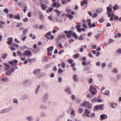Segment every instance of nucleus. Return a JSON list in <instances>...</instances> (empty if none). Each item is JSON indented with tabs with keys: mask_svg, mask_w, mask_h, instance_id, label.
Returning <instances> with one entry per match:
<instances>
[{
	"mask_svg": "<svg viewBox=\"0 0 121 121\" xmlns=\"http://www.w3.org/2000/svg\"><path fill=\"white\" fill-rule=\"evenodd\" d=\"M65 91L66 92L68 93L69 95H71L72 93L71 90L69 87L65 88Z\"/></svg>",
	"mask_w": 121,
	"mask_h": 121,
	"instance_id": "obj_13",
	"label": "nucleus"
},
{
	"mask_svg": "<svg viewBox=\"0 0 121 121\" xmlns=\"http://www.w3.org/2000/svg\"><path fill=\"white\" fill-rule=\"evenodd\" d=\"M53 9V8L50 7L48 9H47L46 11L47 13H49L50 12H52Z\"/></svg>",
	"mask_w": 121,
	"mask_h": 121,
	"instance_id": "obj_19",
	"label": "nucleus"
},
{
	"mask_svg": "<svg viewBox=\"0 0 121 121\" xmlns=\"http://www.w3.org/2000/svg\"><path fill=\"white\" fill-rule=\"evenodd\" d=\"M83 111V109L82 108H79L78 110L79 112L80 113H82Z\"/></svg>",
	"mask_w": 121,
	"mask_h": 121,
	"instance_id": "obj_53",
	"label": "nucleus"
},
{
	"mask_svg": "<svg viewBox=\"0 0 121 121\" xmlns=\"http://www.w3.org/2000/svg\"><path fill=\"white\" fill-rule=\"evenodd\" d=\"M48 98V94L47 93H45L42 98V101L43 103L46 102Z\"/></svg>",
	"mask_w": 121,
	"mask_h": 121,
	"instance_id": "obj_3",
	"label": "nucleus"
},
{
	"mask_svg": "<svg viewBox=\"0 0 121 121\" xmlns=\"http://www.w3.org/2000/svg\"><path fill=\"white\" fill-rule=\"evenodd\" d=\"M40 6L42 9L44 10L46 9L47 6L45 4L43 3H42L40 5Z\"/></svg>",
	"mask_w": 121,
	"mask_h": 121,
	"instance_id": "obj_17",
	"label": "nucleus"
},
{
	"mask_svg": "<svg viewBox=\"0 0 121 121\" xmlns=\"http://www.w3.org/2000/svg\"><path fill=\"white\" fill-rule=\"evenodd\" d=\"M117 105V104L115 103H112L110 104V106L113 109L115 108Z\"/></svg>",
	"mask_w": 121,
	"mask_h": 121,
	"instance_id": "obj_11",
	"label": "nucleus"
},
{
	"mask_svg": "<svg viewBox=\"0 0 121 121\" xmlns=\"http://www.w3.org/2000/svg\"><path fill=\"white\" fill-rule=\"evenodd\" d=\"M66 16L70 20L72 19L73 18V16L71 15L70 14L68 13L66 15Z\"/></svg>",
	"mask_w": 121,
	"mask_h": 121,
	"instance_id": "obj_24",
	"label": "nucleus"
},
{
	"mask_svg": "<svg viewBox=\"0 0 121 121\" xmlns=\"http://www.w3.org/2000/svg\"><path fill=\"white\" fill-rule=\"evenodd\" d=\"M12 109V108L11 107H10L1 110H0V114L7 113L11 110Z\"/></svg>",
	"mask_w": 121,
	"mask_h": 121,
	"instance_id": "obj_2",
	"label": "nucleus"
},
{
	"mask_svg": "<svg viewBox=\"0 0 121 121\" xmlns=\"http://www.w3.org/2000/svg\"><path fill=\"white\" fill-rule=\"evenodd\" d=\"M40 20L42 21H43L44 20V17L43 16L42 14L40 15Z\"/></svg>",
	"mask_w": 121,
	"mask_h": 121,
	"instance_id": "obj_49",
	"label": "nucleus"
},
{
	"mask_svg": "<svg viewBox=\"0 0 121 121\" xmlns=\"http://www.w3.org/2000/svg\"><path fill=\"white\" fill-rule=\"evenodd\" d=\"M17 56H22V53L19 50H18L17 51Z\"/></svg>",
	"mask_w": 121,
	"mask_h": 121,
	"instance_id": "obj_30",
	"label": "nucleus"
},
{
	"mask_svg": "<svg viewBox=\"0 0 121 121\" xmlns=\"http://www.w3.org/2000/svg\"><path fill=\"white\" fill-rule=\"evenodd\" d=\"M8 78L6 77H4L2 78L1 79V80L2 81L7 82L8 81Z\"/></svg>",
	"mask_w": 121,
	"mask_h": 121,
	"instance_id": "obj_26",
	"label": "nucleus"
},
{
	"mask_svg": "<svg viewBox=\"0 0 121 121\" xmlns=\"http://www.w3.org/2000/svg\"><path fill=\"white\" fill-rule=\"evenodd\" d=\"M60 37L64 39H66L65 36L64 34H62L61 35H59V38H60V39H61L60 38Z\"/></svg>",
	"mask_w": 121,
	"mask_h": 121,
	"instance_id": "obj_40",
	"label": "nucleus"
},
{
	"mask_svg": "<svg viewBox=\"0 0 121 121\" xmlns=\"http://www.w3.org/2000/svg\"><path fill=\"white\" fill-rule=\"evenodd\" d=\"M91 94L93 95H95L96 94V93L97 92V91L96 90V91H93L91 92Z\"/></svg>",
	"mask_w": 121,
	"mask_h": 121,
	"instance_id": "obj_51",
	"label": "nucleus"
},
{
	"mask_svg": "<svg viewBox=\"0 0 121 121\" xmlns=\"http://www.w3.org/2000/svg\"><path fill=\"white\" fill-rule=\"evenodd\" d=\"M5 23L2 21H0V28H3V25Z\"/></svg>",
	"mask_w": 121,
	"mask_h": 121,
	"instance_id": "obj_28",
	"label": "nucleus"
},
{
	"mask_svg": "<svg viewBox=\"0 0 121 121\" xmlns=\"http://www.w3.org/2000/svg\"><path fill=\"white\" fill-rule=\"evenodd\" d=\"M96 65L97 66H99L100 65V62H97L96 63Z\"/></svg>",
	"mask_w": 121,
	"mask_h": 121,
	"instance_id": "obj_64",
	"label": "nucleus"
},
{
	"mask_svg": "<svg viewBox=\"0 0 121 121\" xmlns=\"http://www.w3.org/2000/svg\"><path fill=\"white\" fill-rule=\"evenodd\" d=\"M4 11L5 13H7L8 12V9H6L4 10Z\"/></svg>",
	"mask_w": 121,
	"mask_h": 121,
	"instance_id": "obj_61",
	"label": "nucleus"
},
{
	"mask_svg": "<svg viewBox=\"0 0 121 121\" xmlns=\"http://www.w3.org/2000/svg\"><path fill=\"white\" fill-rule=\"evenodd\" d=\"M67 60L69 64L73 62V60L72 59H68Z\"/></svg>",
	"mask_w": 121,
	"mask_h": 121,
	"instance_id": "obj_54",
	"label": "nucleus"
},
{
	"mask_svg": "<svg viewBox=\"0 0 121 121\" xmlns=\"http://www.w3.org/2000/svg\"><path fill=\"white\" fill-rule=\"evenodd\" d=\"M40 108L43 110L46 109H47V107L45 105H42L40 106Z\"/></svg>",
	"mask_w": 121,
	"mask_h": 121,
	"instance_id": "obj_32",
	"label": "nucleus"
},
{
	"mask_svg": "<svg viewBox=\"0 0 121 121\" xmlns=\"http://www.w3.org/2000/svg\"><path fill=\"white\" fill-rule=\"evenodd\" d=\"M28 30L26 29L24 30L23 31V35H25L26 34V33L27 31H28Z\"/></svg>",
	"mask_w": 121,
	"mask_h": 121,
	"instance_id": "obj_36",
	"label": "nucleus"
},
{
	"mask_svg": "<svg viewBox=\"0 0 121 121\" xmlns=\"http://www.w3.org/2000/svg\"><path fill=\"white\" fill-rule=\"evenodd\" d=\"M13 18L14 19H20V15L19 14H17V15H14L13 16Z\"/></svg>",
	"mask_w": 121,
	"mask_h": 121,
	"instance_id": "obj_31",
	"label": "nucleus"
},
{
	"mask_svg": "<svg viewBox=\"0 0 121 121\" xmlns=\"http://www.w3.org/2000/svg\"><path fill=\"white\" fill-rule=\"evenodd\" d=\"M112 5L111 4H110L109 6L107 8V9L108 12H107L109 13H110L112 11Z\"/></svg>",
	"mask_w": 121,
	"mask_h": 121,
	"instance_id": "obj_15",
	"label": "nucleus"
},
{
	"mask_svg": "<svg viewBox=\"0 0 121 121\" xmlns=\"http://www.w3.org/2000/svg\"><path fill=\"white\" fill-rule=\"evenodd\" d=\"M105 89V88L104 87H103L101 88L100 91L102 93H103V91Z\"/></svg>",
	"mask_w": 121,
	"mask_h": 121,
	"instance_id": "obj_59",
	"label": "nucleus"
},
{
	"mask_svg": "<svg viewBox=\"0 0 121 121\" xmlns=\"http://www.w3.org/2000/svg\"><path fill=\"white\" fill-rule=\"evenodd\" d=\"M54 48V47L53 46L49 47L48 49V51L52 52Z\"/></svg>",
	"mask_w": 121,
	"mask_h": 121,
	"instance_id": "obj_27",
	"label": "nucleus"
},
{
	"mask_svg": "<svg viewBox=\"0 0 121 121\" xmlns=\"http://www.w3.org/2000/svg\"><path fill=\"white\" fill-rule=\"evenodd\" d=\"M120 7L117 4H116L113 6V9L115 10H116L117 9H119Z\"/></svg>",
	"mask_w": 121,
	"mask_h": 121,
	"instance_id": "obj_23",
	"label": "nucleus"
},
{
	"mask_svg": "<svg viewBox=\"0 0 121 121\" xmlns=\"http://www.w3.org/2000/svg\"><path fill=\"white\" fill-rule=\"evenodd\" d=\"M73 57L75 58H78L79 56V55L78 54H76L74 55L73 56Z\"/></svg>",
	"mask_w": 121,
	"mask_h": 121,
	"instance_id": "obj_46",
	"label": "nucleus"
},
{
	"mask_svg": "<svg viewBox=\"0 0 121 121\" xmlns=\"http://www.w3.org/2000/svg\"><path fill=\"white\" fill-rule=\"evenodd\" d=\"M113 40L111 39H110L109 40V42H108V43L109 44L110 43L112 42H113Z\"/></svg>",
	"mask_w": 121,
	"mask_h": 121,
	"instance_id": "obj_57",
	"label": "nucleus"
},
{
	"mask_svg": "<svg viewBox=\"0 0 121 121\" xmlns=\"http://www.w3.org/2000/svg\"><path fill=\"white\" fill-rule=\"evenodd\" d=\"M89 91L90 92L93 91H96V89L94 87L93 85H91L90 86Z\"/></svg>",
	"mask_w": 121,
	"mask_h": 121,
	"instance_id": "obj_14",
	"label": "nucleus"
},
{
	"mask_svg": "<svg viewBox=\"0 0 121 121\" xmlns=\"http://www.w3.org/2000/svg\"><path fill=\"white\" fill-rule=\"evenodd\" d=\"M97 98H94L91 99V101L92 103L96 102Z\"/></svg>",
	"mask_w": 121,
	"mask_h": 121,
	"instance_id": "obj_42",
	"label": "nucleus"
},
{
	"mask_svg": "<svg viewBox=\"0 0 121 121\" xmlns=\"http://www.w3.org/2000/svg\"><path fill=\"white\" fill-rule=\"evenodd\" d=\"M92 81H93L92 78H90L89 79V81L88 82H89L90 83H91L92 82Z\"/></svg>",
	"mask_w": 121,
	"mask_h": 121,
	"instance_id": "obj_63",
	"label": "nucleus"
},
{
	"mask_svg": "<svg viewBox=\"0 0 121 121\" xmlns=\"http://www.w3.org/2000/svg\"><path fill=\"white\" fill-rule=\"evenodd\" d=\"M26 120L28 121H33V118L32 116H28L26 117Z\"/></svg>",
	"mask_w": 121,
	"mask_h": 121,
	"instance_id": "obj_12",
	"label": "nucleus"
},
{
	"mask_svg": "<svg viewBox=\"0 0 121 121\" xmlns=\"http://www.w3.org/2000/svg\"><path fill=\"white\" fill-rule=\"evenodd\" d=\"M24 5V4L23 3H20L19 4V6L22 7H23Z\"/></svg>",
	"mask_w": 121,
	"mask_h": 121,
	"instance_id": "obj_41",
	"label": "nucleus"
},
{
	"mask_svg": "<svg viewBox=\"0 0 121 121\" xmlns=\"http://www.w3.org/2000/svg\"><path fill=\"white\" fill-rule=\"evenodd\" d=\"M85 112L86 116L88 117H90L89 114L91 113V110L88 109H86L85 110Z\"/></svg>",
	"mask_w": 121,
	"mask_h": 121,
	"instance_id": "obj_9",
	"label": "nucleus"
},
{
	"mask_svg": "<svg viewBox=\"0 0 121 121\" xmlns=\"http://www.w3.org/2000/svg\"><path fill=\"white\" fill-rule=\"evenodd\" d=\"M25 83L26 84H27V83H28V84H29V85L30 86L31 85V83L30 82H29L28 81H26L25 82Z\"/></svg>",
	"mask_w": 121,
	"mask_h": 121,
	"instance_id": "obj_58",
	"label": "nucleus"
},
{
	"mask_svg": "<svg viewBox=\"0 0 121 121\" xmlns=\"http://www.w3.org/2000/svg\"><path fill=\"white\" fill-rule=\"evenodd\" d=\"M15 71V69L14 68H13L11 69H10L7 71H6L5 73L6 75H9L11 74V73Z\"/></svg>",
	"mask_w": 121,
	"mask_h": 121,
	"instance_id": "obj_6",
	"label": "nucleus"
},
{
	"mask_svg": "<svg viewBox=\"0 0 121 121\" xmlns=\"http://www.w3.org/2000/svg\"><path fill=\"white\" fill-rule=\"evenodd\" d=\"M54 11L55 12H56L58 14V16H59L60 15L61 13V12L59 11L58 9H55L54 10Z\"/></svg>",
	"mask_w": 121,
	"mask_h": 121,
	"instance_id": "obj_25",
	"label": "nucleus"
},
{
	"mask_svg": "<svg viewBox=\"0 0 121 121\" xmlns=\"http://www.w3.org/2000/svg\"><path fill=\"white\" fill-rule=\"evenodd\" d=\"M61 66L64 69L65 68V62H63L61 64Z\"/></svg>",
	"mask_w": 121,
	"mask_h": 121,
	"instance_id": "obj_48",
	"label": "nucleus"
},
{
	"mask_svg": "<svg viewBox=\"0 0 121 121\" xmlns=\"http://www.w3.org/2000/svg\"><path fill=\"white\" fill-rule=\"evenodd\" d=\"M82 47L80 49V51L81 52H82L83 51V46L82 45L81 46Z\"/></svg>",
	"mask_w": 121,
	"mask_h": 121,
	"instance_id": "obj_55",
	"label": "nucleus"
},
{
	"mask_svg": "<svg viewBox=\"0 0 121 121\" xmlns=\"http://www.w3.org/2000/svg\"><path fill=\"white\" fill-rule=\"evenodd\" d=\"M4 65L5 66V70H7L9 69L11 66L8 64L6 63H4Z\"/></svg>",
	"mask_w": 121,
	"mask_h": 121,
	"instance_id": "obj_18",
	"label": "nucleus"
},
{
	"mask_svg": "<svg viewBox=\"0 0 121 121\" xmlns=\"http://www.w3.org/2000/svg\"><path fill=\"white\" fill-rule=\"evenodd\" d=\"M106 65L105 62H103L102 63L101 65V66L103 68H104L106 66Z\"/></svg>",
	"mask_w": 121,
	"mask_h": 121,
	"instance_id": "obj_50",
	"label": "nucleus"
},
{
	"mask_svg": "<svg viewBox=\"0 0 121 121\" xmlns=\"http://www.w3.org/2000/svg\"><path fill=\"white\" fill-rule=\"evenodd\" d=\"M117 52L118 53L121 54V48L118 49L117 50Z\"/></svg>",
	"mask_w": 121,
	"mask_h": 121,
	"instance_id": "obj_62",
	"label": "nucleus"
},
{
	"mask_svg": "<svg viewBox=\"0 0 121 121\" xmlns=\"http://www.w3.org/2000/svg\"><path fill=\"white\" fill-rule=\"evenodd\" d=\"M82 64L83 66H84L86 65H89L90 63H87L85 61H84L82 62Z\"/></svg>",
	"mask_w": 121,
	"mask_h": 121,
	"instance_id": "obj_47",
	"label": "nucleus"
},
{
	"mask_svg": "<svg viewBox=\"0 0 121 121\" xmlns=\"http://www.w3.org/2000/svg\"><path fill=\"white\" fill-rule=\"evenodd\" d=\"M32 53L31 51L29 50H27L25 51L23 53V56H32Z\"/></svg>",
	"mask_w": 121,
	"mask_h": 121,
	"instance_id": "obj_4",
	"label": "nucleus"
},
{
	"mask_svg": "<svg viewBox=\"0 0 121 121\" xmlns=\"http://www.w3.org/2000/svg\"><path fill=\"white\" fill-rule=\"evenodd\" d=\"M112 72L113 73H118V71L117 69V68H114L113 69Z\"/></svg>",
	"mask_w": 121,
	"mask_h": 121,
	"instance_id": "obj_38",
	"label": "nucleus"
},
{
	"mask_svg": "<svg viewBox=\"0 0 121 121\" xmlns=\"http://www.w3.org/2000/svg\"><path fill=\"white\" fill-rule=\"evenodd\" d=\"M12 46H13L15 47L16 48H17L19 47V45L18 44H17L15 43H13L12 44Z\"/></svg>",
	"mask_w": 121,
	"mask_h": 121,
	"instance_id": "obj_33",
	"label": "nucleus"
},
{
	"mask_svg": "<svg viewBox=\"0 0 121 121\" xmlns=\"http://www.w3.org/2000/svg\"><path fill=\"white\" fill-rule=\"evenodd\" d=\"M73 79L75 82H77L78 80V76L77 75L74 74L73 76Z\"/></svg>",
	"mask_w": 121,
	"mask_h": 121,
	"instance_id": "obj_16",
	"label": "nucleus"
},
{
	"mask_svg": "<svg viewBox=\"0 0 121 121\" xmlns=\"http://www.w3.org/2000/svg\"><path fill=\"white\" fill-rule=\"evenodd\" d=\"M46 113L44 111H42L41 112L40 115V116L41 117H43L46 116Z\"/></svg>",
	"mask_w": 121,
	"mask_h": 121,
	"instance_id": "obj_20",
	"label": "nucleus"
},
{
	"mask_svg": "<svg viewBox=\"0 0 121 121\" xmlns=\"http://www.w3.org/2000/svg\"><path fill=\"white\" fill-rule=\"evenodd\" d=\"M102 100L101 99H98L97 98L96 101L98 102H102Z\"/></svg>",
	"mask_w": 121,
	"mask_h": 121,
	"instance_id": "obj_56",
	"label": "nucleus"
},
{
	"mask_svg": "<svg viewBox=\"0 0 121 121\" xmlns=\"http://www.w3.org/2000/svg\"><path fill=\"white\" fill-rule=\"evenodd\" d=\"M58 73H60L63 72H64V71L61 68H59L58 70Z\"/></svg>",
	"mask_w": 121,
	"mask_h": 121,
	"instance_id": "obj_45",
	"label": "nucleus"
},
{
	"mask_svg": "<svg viewBox=\"0 0 121 121\" xmlns=\"http://www.w3.org/2000/svg\"><path fill=\"white\" fill-rule=\"evenodd\" d=\"M57 4L56 2H54L51 4V6L52 7H54L57 6Z\"/></svg>",
	"mask_w": 121,
	"mask_h": 121,
	"instance_id": "obj_39",
	"label": "nucleus"
},
{
	"mask_svg": "<svg viewBox=\"0 0 121 121\" xmlns=\"http://www.w3.org/2000/svg\"><path fill=\"white\" fill-rule=\"evenodd\" d=\"M66 12L68 13H69L71 11V9L67 8L66 9Z\"/></svg>",
	"mask_w": 121,
	"mask_h": 121,
	"instance_id": "obj_44",
	"label": "nucleus"
},
{
	"mask_svg": "<svg viewBox=\"0 0 121 121\" xmlns=\"http://www.w3.org/2000/svg\"><path fill=\"white\" fill-rule=\"evenodd\" d=\"M100 117L101 118L100 120L102 121L107 118H108V116L106 115L103 114L100 115Z\"/></svg>",
	"mask_w": 121,
	"mask_h": 121,
	"instance_id": "obj_10",
	"label": "nucleus"
},
{
	"mask_svg": "<svg viewBox=\"0 0 121 121\" xmlns=\"http://www.w3.org/2000/svg\"><path fill=\"white\" fill-rule=\"evenodd\" d=\"M71 115H75V111L73 110H72L71 113Z\"/></svg>",
	"mask_w": 121,
	"mask_h": 121,
	"instance_id": "obj_60",
	"label": "nucleus"
},
{
	"mask_svg": "<svg viewBox=\"0 0 121 121\" xmlns=\"http://www.w3.org/2000/svg\"><path fill=\"white\" fill-rule=\"evenodd\" d=\"M81 106L83 107L86 106V107H88L89 108L91 109L92 107V104H90L89 102L85 101L81 104Z\"/></svg>",
	"mask_w": 121,
	"mask_h": 121,
	"instance_id": "obj_1",
	"label": "nucleus"
},
{
	"mask_svg": "<svg viewBox=\"0 0 121 121\" xmlns=\"http://www.w3.org/2000/svg\"><path fill=\"white\" fill-rule=\"evenodd\" d=\"M13 103L17 104H18L17 99L16 98H14L13 99Z\"/></svg>",
	"mask_w": 121,
	"mask_h": 121,
	"instance_id": "obj_34",
	"label": "nucleus"
},
{
	"mask_svg": "<svg viewBox=\"0 0 121 121\" xmlns=\"http://www.w3.org/2000/svg\"><path fill=\"white\" fill-rule=\"evenodd\" d=\"M72 35L73 36L74 38L75 39H76L78 38V36L74 32L73 33Z\"/></svg>",
	"mask_w": 121,
	"mask_h": 121,
	"instance_id": "obj_37",
	"label": "nucleus"
},
{
	"mask_svg": "<svg viewBox=\"0 0 121 121\" xmlns=\"http://www.w3.org/2000/svg\"><path fill=\"white\" fill-rule=\"evenodd\" d=\"M8 40L6 41L7 44L9 45L12 44L13 42V38L12 37H9L8 39Z\"/></svg>",
	"mask_w": 121,
	"mask_h": 121,
	"instance_id": "obj_8",
	"label": "nucleus"
},
{
	"mask_svg": "<svg viewBox=\"0 0 121 121\" xmlns=\"http://www.w3.org/2000/svg\"><path fill=\"white\" fill-rule=\"evenodd\" d=\"M81 27V26H80L77 25L76 26V28L77 29V30L79 32H81V29H80Z\"/></svg>",
	"mask_w": 121,
	"mask_h": 121,
	"instance_id": "obj_22",
	"label": "nucleus"
},
{
	"mask_svg": "<svg viewBox=\"0 0 121 121\" xmlns=\"http://www.w3.org/2000/svg\"><path fill=\"white\" fill-rule=\"evenodd\" d=\"M104 106L103 104L97 105L95 106V108L96 110H99L100 109L103 110L104 108Z\"/></svg>",
	"mask_w": 121,
	"mask_h": 121,
	"instance_id": "obj_5",
	"label": "nucleus"
},
{
	"mask_svg": "<svg viewBox=\"0 0 121 121\" xmlns=\"http://www.w3.org/2000/svg\"><path fill=\"white\" fill-rule=\"evenodd\" d=\"M95 24L94 23H93L92 24L90 25L89 26V28H91L92 27H95Z\"/></svg>",
	"mask_w": 121,
	"mask_h": 121,
	"instance_id": "obj_43",
	"label": "nucleus"
},
{
	"mask_svg": "<svg viewBox=\"0 0 121 121\" xmlns=\"http://www.w3.org/2000/svg\"><path fill=\"white\" fill-rule=\"evenodd\" d=\"M91 20L90 19H88L87 20V22L88 25L89 27L90 25L91 24Z\"/></svg>",
	"mask_w": 121,
	"mask_h": 121,
	"instance_id": "obj_35",
	"label": "nucleus"
},
{
	"mask_svg": "<svg viewBox=\"0 0 121 121\" xmlns=\"http://www.w3.org/2000/svg\"><path fill=\"white\" fill-rule=\"evenodd\" d=\"M41 71L40 69H37L36 70H35L33 72V73L34 74H36L37 73H39Z\"/></svg>",
	"mask_w": 121,
	"mask_h": 121,
	"instance_id": "obj_21",
	"label": "nucleus"
},
{
	"mask_svg": "<svg viewBox=\"0 0 121 121\" xmlns=\"http://www.w3.org/2000/svg\"><path fill=\"white\" fill-rule=\"evenodd\" d=\"M90 116L92 117H95V113H93L91 114Z\"/></svg>",
	"mask_w": 121,
	"mask_h": 121,
	"instance_id": "obj_52",
	"label": "nucleus"
},
{
	"mask_svg": "<svg viewBox=\"0 0 121 121\" xmlns=\"http://www.w3.org/2000/svg\"><path fill=\"white\" fill-rule=\"evenodd\" d=\"M72 32H73L72 31H69L68 32L67 31H65V33L66 34V36L68 38H71V34Z\"/></svg>",
	"mask_w": 121,
	"mask_h": 121,
	"instance_id": "obj_7",
	"label": "nucleus"
},
{
	"mask_svg": "<svg viewBox=\"0 0 121 121\" xmlns=\"http://www.w3.org/2000/svg\"><path fill=\"white\" fill-rule=\"evenodd\" d=\"M110 91L108 90H107L103 92V93H102L105 95H109V94Z\"/></svg>",
	"mask_w": 121,
	"mask_h": 121,
	"instance_id": "obj_29",
	"label": "nucleus"
}]
</instances>
